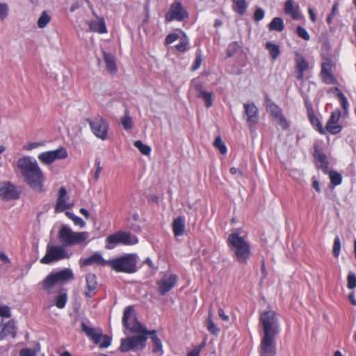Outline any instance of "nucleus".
I'll list each match as a JSON object with an SVG mask.
<instances>
[{"instance_id":"f257e3e1","label":"nucleus","mask_w":356,"mask_h":356,"mask_svg":"<svg viewBox=\"0 0 356 356\" xmlns=\"http://www.w3.org/2000/svg\"><path fill=\"white\" fill-rule=\"evenodd\" d=\"M259 321L262 324L264 336L261 340L259 356H275V336L279 333L276 313L268 310L261 313Z\"/></svg>"},{"instance_id":"f03ea898","label":"nucleus","mask_w":356,"mask_h":356,"mask_svg":"<svg viewBox=\"0 0 356 356\" xmlns=\"http://www.w3.org/2000/svg\"><path fill=\"white\" fill-rule=\"evenodd\" d=\"M17 165L27 185L36 192L44 191V175L35 160L25 156L18 159Z\"/></svg>"},{"instance_id":"7ed1b4c3","label":"nucleus","mask_w":356,"mask_h":356,"mask_svg":"<svg viewBox=\"0 0 356 356\" xmlns=\"http://www.w3.org/2000/svg\"><path fill=\"white\" fill-rule=\"evenodd\" d=\"M227 243L234 250V258L240 264H247L252 255L250 245L241 236L239 233H231L227 238Z\"/></svg>"},{"instance_id":"20e7f679","label":"nucleus","mask_w":356,"mask_h":356,"mask_svg":"<svg viewBox=\"0 0 356 356\" xmlns=\"http://www.w3.org/2000/svg\"><path fill=\"white\" fill-rule=\"evenodd\" d=\"M138 256L136 253H127L118 257L109 259V266L118 273L133 274L138 271Z\"/></svg>"},{"instance_id":"39448f33","label":"nucleus","mask_w":356,"mask_h":356,"mask_svg":"<svg viewBox=\"0 0 356 356\" xmlns=\"http://www.w3.org/2000/svg\"><path fill=\"white\" fill-rule=\"evenodd\" d=\"M122 325L125 329L136 335H142L148 338L150 333V331L138 320L132 305L125 307L123 312Z\"/></svg>"},{"instance_id":"423d86ee","label":"nucleus","mask_w":356,"mask_h":356,"mask_svg":"<svg viewBox=\"0 0 356 356\" xmlns=\"http://www.w3.org/2000/svg\"><path fill=\"white\" fill-rule=\"evenodd\" d=\"M87 232H74L70 227L63 225L58 232L59 240L66 246L81 244L88 237Z\"/></svg>"},{"instance_id":"0eeeda50","label":"nucleus","mask_w":356,"mask_h":356,"mask_svg":"<svg viewBox=\"0 0 356 356\" xmlns=\"http://www.w3.org/2000/svg\"><path fill=\"white\" fill-rule=\"evenodd\" d=\"M138 243V238L130 232L119 231L107 236L105 248L113 249L117 245H131Z\"/></svg>"},{"instance_id":"6e6552de","label":"nucleus","mask_w":356,"mask_h":356,"mask_svg":"<svg viewBox=\"0 0 356 356\" xmlns=\"http://www.w3.org/2000/svg\"><path fill=\"white\" fill-rule=\"evenodd\" d=\"M322 62L321 64L320 76L322 81L326 84H336L337 79L334 76V71L336 69V62L332 57L328 54L321 55Z\"/></svg>"},{"instance_id":"1a4fd4ad","label":"nucleus","mask_w":356,"mask_h":356,"mask_svg":"<svg viewBox=\"0 0 356 356\" xmlns=\"http://www.w3.org/2000/svg\"><path fill=\"white\" fill-rule=\"evenodd\" d=\"M147 337L142 335H134L121 339L119 350L127 353L130 350H143L146 346Z\"/></svg>"},{"instance_id":"9d476101","label":"nucleus","mask_w":356,"mask_h":356,"mask_svg":"<svg viewBox=\"0 0 356 356\" xmlns=\"http://www.w3.org/2000/svg\"><path fill=\"white\" fill-rule=\"evenodd\" d=\"M188 18V13L181 1L175 0L170 6L168 12L165 15V22L170 23L174 20L182 22Z\"/></svg>"},{"instance_id":"9b49d317","label":"nucleus","mask_w":356,"mask_h":356,"mask_svg":"<svg viewBox=\"0 0 356 356\" xmlns=\"http://www.w3.org/2000/svg\"><path fill=\"white\" fill-rule=\"evenodd\" d=\"M65 258H69V255L63 246L48 244L46 254L40 259V263L49 264Z\"/></svg>"},{"instance_id":"f8f14e48","label":"nucleus","mask_w":356,"mask_h":356,"mask_svg":"<svg viewBox=\"0 0 356 356\" xmlns=\"http://www.w3.org/2000/svg\"><path fill=\"white\" fill-rule=\"evenodd\" d=\"M93 134L102 139L105 140L107 138L108 124L106 120L102 118H97L95 120L86 119Z\"/></svg>"},{"instance_id":"ddd939ff","label":"nucleus","mask_w":356,"mask_h":356,"mask_svg":"<svg viewBox=\"0 0 356 356\" xmlns=\"http://www.w3.org/2000/svg\"><path fill=\"white\" fill-rule=\"evenodd\" d=\"M67 157V152L63 147L52 151H47L40 153L38 158L45 165H50L58 159H64Z\"/></svg>"},{"instance_id":"4468645a","label":"nucleus","mask_w":356,"mask_h":356,"mask_svg":"<svg viewBox=\"0 0 356 356\" xmlns=\"http://www.w3.org/2000/svg\"><path fill=\"white\" fill-rule=\"evenodd\" d=\"M313 149L314 152L312 155L316 163L317 168L321 170L324 174H328L330 162L327 156L318 144L314 143Z\"/></svg>"},{"instance_id":"2eb2a0df","label":"nucleus","mask_w":356,"mask_h":356,"mask_svg":"<svg viewBox=\"0 0 356 356\" xmlns=\"http://www.w3.org/2000/svg\"><path fill=\"white\" fill-rule=\"evenodd\" d=\"M0 197L7 201L16 200L19 197V192L10 182L0 183Z\"/></svg>"},{"instance_id":"dca6fc26","label":"nucleus","mask_w":356,"mask_h":356,"mask_svg":"<svg viewBox=\"0 0 356 356\" xmlns=\"http://www.w3.org/2000/svg\"><path fill=\"white\" fill-rule=\"evenodd\" d=\"M177 276L175 274H171L168 277L162 278L156 282L158 285V292L160 296H165L177 284Z\"/></svg>"},{"instance_id":"f3484780","label":"nucleus","mask_w":356,"mask_h":356,"mask_svg":"<svg viewBox=\"0 0 356 356\" xmlns=\"http://www.w3.org/2000/svg\"><path fill=\"white\" fill-rule=\"evenodd\" d=\"M343 115L339 109L336 111L332 112L329 120L325 125L326 130L332 135H336L340 133L342 130V126L337 124L341 116Z\"/></svg>"},{"instance_id":"a211bd4d","label":"nucleus","mask_w":356,"mask_h":356,"mask_svg":"<svg viewBox=\"0 0 356 356\" xmlns=\"http://www.w3.org/2000/svg\"><path fill=\"white\" fill-rule=\"evenodd\" d=\"M244 110L248 126L252 127L255 125L259 121V111L255 104L254 103L244 104Z\"/></svg>"},{"instance_id":"6ab92c4d","label":"nucleus","mask_w":356,"mask_h":356,"mask_svg":"<svg viewBox=\"0 0 356 356\" xmlns=\"http://www.w3.org/2000/svg\"><path fill=\"white\" fill-rule=\"evenodd\" d=\"M69 198L67 192L64 186L60 188L58 191V195L55 205V213H60L65 211L66 209L71 208V205L66 202Z\"/></svg>"},{"instance_id":"aec40b11","label":"nucleus","mask_w":356,"mask_h":356,"mask_svg":"<svg viewBox=\"0 0 356 356\" xmlns=\"http://www.w3.org/2000/svg\"><path fill=\"white\" fill-rule=\"evenodd\" d=\"M80 264L84 266H91L92 264L109 266V260H105L99 252H95L88 258L81 259Z\"/></svg>"},{"instance_id":"412c9836","label":"nucleus","mask_w":356,"mask_h":356,"mask_svg":"<svg viewBox=\"0 0 356 356\" xmlns=\"http://www.w3.org/2000/svg\"><path fill=\"white\" fill-rule=\"evenodd\" d=\"M82 331L92 340L95 344H98L102 341V331L101 329L96 330L95 328L88 326L84 322L81 323Z\"/></svg>"},{"instance_id":"4be33fe9","label":"nucleus","mask_w":356,"mask_h":356,"mask_svg":"<svg viewBox=\"0 0 356 356\" xmlns=\"http://www.w3.org/2000/svg\"><path fill=\"white\" fill-rule=\"evenodd\" d=\"M296 69L298 72L297 78L302 79L304 76V72L309 67V63L304 58V56L298 52H296Z\"/></svg>"},{"instance_id":"5701e85b","label":"nucleus","mask_w":356,"mask_h":356,"mask_svg":"<svg viewBox=\"0 0 356 356\" xmlns=\"http://www.w3.org/2000/svg\"><path fill=\"white\" fill-rule=\"evenodd\" d=\"M284 9L285 13L290 15L293 19L298 20L301 18L300 7L298 4H294L293 0H286Z\"/></svg>"},{"instance_id":"b1692460","label":"nucleus","mask_w":356,"mask_h":356,"mask_svg":"<svg viewBox=\"0 0 356 356\" xmlns=\"http://www.w3.org/2000/svg\"><path fill=\"white\" fill-rule=\"evenodd\" d=\"M86 291L85 295L88 298H92L95 291L97 289V277L95 274L90 273L86 276Z\"/></svg>"},{"instance_id":"393cba45","label":"nucleus","mask_w":356,"mask_h":356,"mask_svg":"<svg viewBox=\"0 0 356 356\" xmlns=\"http://www.w3.org/2000/svg\"><path fill=\"white\" fill-rule=\"evenodd\" d=\"M89 29L92 32H97L100 34L106 33L107 29L104 18L98 17L97 20L89 21L87 22Z\"/></svg>"},{"instance_id":"a878e982","label":"nucleus","mask_w":356,"mask_h":356,"mask_svg":"<svg viewBox=\"0 0 356 356\" xmlns=\"http://www.w3.org/2000/svg\"><path fill=\"white\" fill-rule=\"evenodd\" d=\"M57 284L66 282L74 278V274L70 268H64L57 272H52Z\"/></svg>"},{"instance_id":"bb28decb","label":"nucleus","mask_w":356,"mask_h":356,"mask_svg":"<svg viewBox=\"0 0 356 356\" xmlns=\"http://www.w3.org/2000/svg\"><path fill=\"white\" fill-rule=\"evenodd\" d=\"M103 58L107 71L111 74H115L118 71V68L114 56L106 51H103Z\"/></svg>"},{"instance_id":"cd10ccee","label":"nucleus","mask_w":356,"mask_h":356,"mask_svg":"<svg viewBox=\"0 0 356 356\" xmlns=\"http://www.w3.org/2000/svg\"><path fill=\"white\" fill-rule=\"evenodd\" d=\"M265 100H266V111L268 113H270V116L273 118L279 117L280 115L282 114L281 108L277 105H276L269 98V97L268 95H266Z\"/></svg>"},{"instance_id":"c85d7f7f","label":"nucleus","mask_w":356,"mask_h":356,"mask_svg":"<svg viewBox=\"0 0 356 356\" xmlns=\"http://www.w3.org/2000/svg\"><path fill=\"white\" fill-rule=\"evenodd\" d=\"M16 327L15 326V322L13 320L9 321L6 323L0 332V338L3 339L4 337L11 335L13 338L16 336Z\"/></svg>"},{"instance_id":"c756f323","label":"nucleus","mask_w":356,"mask_h":356,"mask_svg":"<svg viewBox=\"0 0 356 356\" xmlns=\"http://www.w3.org/2000/svg\"><path fill=\"white\" fill-rule=\"evenodd\" d=\"M172 229L175 236H179L184 234L185 230V222L183 217L178 216L173 220Z\"/></svg>"},{"instance_id":"7c9ffc66","label":"nucleus","mask_w":356,"mask_h":356,"mask_svg":"<svg viewBox=\"0 0 356 356\" xmlns=\"http://www.w3.org/2000/svg\"><path fill=\"white\" fill-rule=\"evenodd\" d=\"M233 2L232 9L233 10L243 16L245 15L248 8V3L245 0H232Z\"/></svg>"},{"instance_id":"2f4dec72","label":"nucleus","mask_w":356,"mask_h":356,"mask_svg":"<svg viewBox=\"0 0 356 356\" xmlns=\"http://www.w3.org/2000/svg\"><path fill=\"white\" fill-rule=\"evenodd\" d=\"M149 336L152 339L153 343L152 352L154 353H157L162 351V343L161 339L156 335V331L154 330H150Z\"/></svg>"},{"instance_id":"473e14b6","label":"nucleus","mask_w":356,"mask_h":356,"mask_svg":"<svg viewBox=\"0 0 356 356\" xmlns=\"http://www.w3.org/2000/svg\"><path fill=\"white\" fill-rule=\"evenodd\" d=\"M270 31L281 32L284 29V21L281 17H275L268 25Z\"/></svg>"},{"instance_id":"72a5a7b5","label":"nucleus","mask_w":356,"mask_h":356,"mask_svg":"<svg viewBox=\"0 0 356 356\" xmlns=\"http://www.w3.org/2000/svg\"><path fill=\"white\" fill-rule=\"evenodd\" d=\"M57 284L56 279L52 273H50L42 282V287L44 289L50 292L51 289Z\"/></svg>"},{"instance_id":"f704fd0d","label":"nucleus","mask_w":356,"mask_h":356,"mask_svg":"<svg viewBox=\"0 0 356 356\" xmlns=\"http://www.w3.org/2000/svg\"><path fill=\"white\" fill-rule=\"evenodd\" d=\"M266 49L268 51L270 57L273 59H276L280 54V49L277 44H273L271 42H267L265 44Z\"/></svg>"},{"instance_id":"c9c22d12","label":"nucleus","mask_w":356,"mask_h":356,"mask_svg":"<svg viewBox=\"0 0 356 356\" xmlns=\"http://www.w3.org/2000/svg\"><path fill=\"white\" fill-rule=\"evenodd\" d=\"M67 300V295L66 290L62 289L60 293L56 298V306L59 309H63L65 307Z\"/></svg>"},{"instance_id":"e433bc0d","label":"nucleus","mask_w":356,"mask_h":356,"mask_svg":"<svg viewBox=\"0 0 356 356\" xmlns=\"http://www.w3.org/2000/svg\"><path fill=\"white\" fill-rule=\"evenodd\" d=\"M312 125L321 134H325V131L323 129L321 121L314 115V113L307 115Z\"/></svg>"},{"instance_id":"4c0bfd02","label":"nucleus","mask_w":356,"mask_h":356,"mask_svg":"<svg viewBox=\"0 0 356 356\" xmlns=\"http://www.w3.org/2000/svg\"><path fill=\"white\" fill-rule=\"evenodd\" d=\"M338 92L337 96L338 97L340 104L343 110V116L344 118L348 116V106L349 104L346 96L341 92V90H337Z\"/></svg>"},{"instance_id":"58836bf2","label":"nucleus","mask_w":356,"mask_h":356,"mask_svg":"<svg viewBox=\"0 0 356 356\" xmlns=\"http://www.w3.org/2000/svg\"><path fill=\"white\" fill-rule=\"evenodd\" d=\"M197 97L202 98L207 108H209L213 105L212 92L206 90H198Z\"/></svg>"},{"instance_id":"ea45409f","label":"nucleus","mask_w":356,"mask_h":356,"mask_svg":"<svg viewBox=\"0 0 356 356\" xmlns=\"http://www.w3.org/2000/svg\"><path fill=\"white\" fill-rule=\"evenodd\" d=\"M121 124L125 130L131 129L133 127V120L129 115V112L127 108L124 110V115L121 119Z\"/></svg>"},{"instance_id":"a19ab883","label":"nucleus","mask_w":356,"mask_h":356,"mask_svg":"<svg viewBox=\"0 0 356 356\" xmlns=\"http://www.w3.org/2000/svg\"><path fill=\"white\" fill-rule=\"evenodd\" d=\"M51 19V16L47 13V11L44 10L38 19V26L40 29L46 27L47 25L50 22Z\"/></svg>"},{"instance_id":"79ce46f5","label":"nucleus","mask_w":356,"mask_h":356,"mask_svg":"<svg viewBox=\"0 0 356 356\" xmlns=\"http://www.w3.org/2000/svg\"><path fill=\"white\" fill-rule=\"evenodd\" d=\"M206 326L209 332L213 334H218L220 331L212 320V314L211 312H209L208 318L206 321Z\"/></svg>"},{"instance_id":"37998d69","label":"nucleus","mask_w":356,"mask_h":356,"mask_svg":"<svg viewBox=\"0 0 356 356\" xmlns=\"http://www.w3.org/2000/svg\"><path fill=\"white\" fill-rule=\"evenodd\" d=\"M134 146L140 152L141 154L148 156L151 153V147L149 145L144 144L141 140H136L134 142Z\"/></svg>"},{"instance_id":"c03bdc74","label":"nucleus","mask_w":356,"mask_h":356,"mask_svg":"<svg viewBox=\"0 0 356 356\" xmlns=\"http://www.w3.org/2000/svg\"><path fill=\"white\" fill-rule=\"evenodd\" d=\"M213 145L216 149H218L220 151V152L222 154H225L227 153V147L224 143L222 142L220 136H218L216 138Z\"/></svg>"},{"instance_id":"a18cd8bd","label":"nucleus","mask_w":356,"mask_h":356,"mask_svg":"<svg viewBox=\"0 0 356 356\" xmlns=\"http://www.w3.org/2000/svg\"><path fill=\"white\" fill-rule=\"evenodd\" d=\"M328 173L330 178V181L333 185L337 186L341 184L342 176L341 174L334 170H332Z\"/></svg>"},{"instance_id":"49530a36","label":"nucleus","mask_w":356,"mask_h":356,"mask_svg":"<svg viewBox=\"0 0 356 356\" xmlns=\"http://www.w3.org/2000/svg\"><path fill=\"white\" fill-rule=\"evenodd\" d=\"M347 286L350 289L356 288V275L353 272H350L347 277Z\"/></svg>"},{"instance_id":"de8ad7c7","label":"nucleus","mask_w":356,"mask_h":356,"mask_svg":"<svg viewBox=\"0 0 356 356\" xmlns=\"http://www.w3.org/2000/svg\"><path fill=\"white\" fill-rule=\"evenodd\" d=\"M175 48L179 52H184L188 49V41L187 38L185 36L181 38V42L175 46Z\"/></svg>"},{"instance_id":"09e8293b","label":"nucleus","mask_w":356,"mask_h":356,"mask_svg":"<svg viewBox=\"0 0 356 356\" xmlns=\"http://www.w3.org/2000/svg\"><path fill=\"white\" fill-rule=\"evenodd\" d=\"M341 250V241L339 237L337 236L334 240L332 254L334 257H338L340 254Z\"/></svg>"},{"instance_id":"8fccbe9b","label":"nucleus","mask_w":356,"mask_h":356,"mask_svg":"<svg viewBox=\"0 0 356 356\" xmlns=\"http://www.w3.org/2000/svg\"><path fill=\"white\" fill-rule=\"evenodd\" d=\"M296 33L298 37L302 38L303 40L308 41L310 40V35L308 32L306 31L305 28L301 26H298L296 29Z\"/></svg>"},{"instance_id":"3c124183","label":"nucleus","mask_w":356,"mask_h":356,"mask_svg":"<svg viewBox=\"0 0 356 356\" xmlns=\"http://www.w3.org/2000/svg\"><path fill=\"white\" fill-rule=\"evenodd\" d=\"M102 339H103L102 342H99V348H108L111 343V341H112V338L111 337H109L106 334H102Z\"/></svg>"},{"instance_id":"603ef678","label":"nucleus","mask_w":356,"mask_h":356,"mask_svg":"<svg viewBox=\"0 0 356 356\" xmlns=\"http://www.w3.org/2000/svg\"><path fill=\"white\" fill-rule=\"evenodd\" d=\"M10 308L7 305H0V317L10 318Z\"/></svg>"},{"instance_id":"864d4df0","label":"nucleus","mask_w":356,"mask_h":356,"mask_svg":"<svg viewBox=\"0 0 356 356\" xmlns=\"http://www.w3.org/2000/svg\"><path fill=\"white\" fill-rule=\"evenodd\" d=\"M273 119L275 120L278 122V124L282 127V128L284 130H286L288 129L289 124H288L285 117L282 114L280 115L279 117H276Z\"/></svg>"},{"instance_id":"5fc2aeb1","label":"nucleus","mask_w":356,"mask_h":356,"mask_svg":"<svg viewBox=\"0 0 356 356\" xmlns=\"http://www.w3.org/2000/svg\"><path fill=\"white\" fill-rule=\"evenodd\" d=\"M202 58L201 53H200V51H199V52L197 51L196 54H195V61L192 66V70H197L200 67V65L202 64Z\"/></svg>"},{"instance_id":"6e6d98bb","label":"nucleus","mask_w":356,"mask_h":356,"mask_svg":"<svg viewBox=\"0 0 356 356\" xmlns=\"http://www.w3.org/2000/svg\"><path fill=\"white\" fill-rule=\"evenodd\" d=\"M264 15H265L264 10L261 8H258L254 11V13L253 15V19L255 22H259L264 17Z\"/></svg>"},{"instance_id":"4d7b16f0","label":"nucleus","mask_w":356,"mask_h":356,"mask_svg":"<svg viewBox=\"0 0 356 356\" xmlns=\"http://www.w3.org/2000/svg\"><path fill=\"white\" fill-rule=\"evenodd\" d=\"M179 38V35L176 33H169L165 40V44H170L176 41Z\"/></svg>"},{"instance_id":"13d9d810","label":"nucleus","mask_w":356,"mask_h":356,"mask_svg":"<svg viewBox=\"0 0 356 356\" xmlns=\"http://www.w3.org/2000/svg\"><path fill=\"white\" fill-rule=\"evenodd\" d=\"M8 15V6L6 3H0V21H3Z\"/></svg>"},{"instance_id":"bf43d9fd","label":"nucleus","mask_w":356,"mask_h":356,"mask_svg":"<svg viewBox=\"0 0 356 356\" xmlns=\"http://www.w3.org/2000/svg\"><path fill=\"white\" fill-rule=\"evenodd\" d=\"M20 356H36V352L31 348H23L19 351Z\"/></svg>"},{"instance_id":"052dcab7","label":"nucleus","mask_w":356,"mask_h":356,"mask_svg":"<svg viewBox=\"0 0 356 356\" xmlns=\"http://www.w3.org/2000/svg\"><path fill=\"white\" fill-rule=\"evenodd\" d=\"M100 160L98 159H95V165L97 166V169L94 173V179L97 180L99 177L100 172L102 171V167L100 166Z\"/></svg>"},{"instance_id":"680f3d73","label":"nucleus","mask_w":356,"mask_h":356,"mask_svg":"<svg viewBox=\"0 0 356 356\" xmlns=\"http://www.w3.org/2000/svg\"><path fill=\"white\" fill-rule=\"evenodd\" d=\"M305 106L307 109V115L314 113L312 104L307 98L305 99Z\"/></svg>"},{"instance_id":"e2e57ef3","label":"nucleus","mask_w":356,"mask_h":356,"mask_svg":"<svg viewBox=\"0 0 356 356\" xmlns=\"http://www.w3.org/2000/svg\"><path fill=\"white\" fill-rule=\"evenodd\" d=\"M201 350V346H196L192 350L188 353L187 356H200Z\"/></svg>"},{"instance_id":"0e129e2a","label":"nucleus","mask_w":356,"mask_h":356,"mask_svg":"<svg viewBox=\"0 0 356 356\" xmlns=\"http://www.w3.org/2000/svg\"><path fill=\"white\" fill-rule=\"evenodd\" d=\"M72 221L74 222V225H79L81 227H84L86 225V222L79 216H76Z\"/></svg>"},{"instance_id":"69168bd1","label":"nucleus","mask_w":356,"mask_h":356,"mask_svg":"<svg viewBox=\"0 0 356 356\" xmlns=\"http://www.w3.org/2000/svg\"><path fill=\"white\" fill-rule=\"evenodd\" d=\"M43 143L41 142V143H30L28 144L27 147H26V149L27 150H32L33 149H35L36 147H38L40 146H42L43 145Z\"/></svg>"},{"instance_id":"338daca9","label":"nucleus","mask_w":356,"mask_h":356,"mask_svg":"<svg viewBox=\"0 0 356 356\" xmlns=\"http://www.w3.org/2000/svg\"><path fill=\"white\" fill-rule=\"evenodd\" d=\"M218 314L223 321H227L229 319V316L227 315L225 311L221 308L218 309Z\"/></svg>"},{"instance_id":"774afa93","label":"nucleus","mask_w":356,"mask_h":356,"mask_svg":"<svg viewBox=\"0 0 356 356\" xmlns=\"http://www.w3.org/2000/svg\"><path fill=\"white\" fill-rule=\"evenodd\" d=\"M0 259L4 264H10V259L8 258V257L6 254L4 252H0Z\"/></svg>"}]
</instances>
